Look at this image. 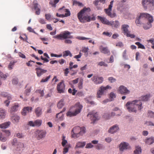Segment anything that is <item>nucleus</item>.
Segmentation results:
<instances>
[{
	"mask_svg": "<svg viewBox=\"0 0 154 154\" xmlns=\"http://www.w3.org/2000/svg\"><path fill=\"white\" fill-rule=\"evenodd\" d=\"M153 21L152 16L148 13H141L138 15L136 18L135 23L137 26L143 25L145 29H148L152 27L151 23Z\"/></svg>",
	"mask_w": 154,
	"mask_h": 154,
	"instance_id": "obj_1",
	"label": "nucleus"
},
{
	"mask_svg": "<svg viewBox=\"0 0 154 154\" xmlns=\"http://www.w3.org/2000/svg\"><path fill=\"white\" fill-rule=\"evenodd\" d=\"M90 11V8L85 7L78 14V17L81 22L84 23L95 20L96 17L94 15L91 16L88 15Z\"/></svg>",
	"mask_w": 154,
	"mask_h": 154,
	"instance_id": "obj_2",
	"label": "nucleus"
},
{
	"mask_svg": "<svg viewBox=\"0 0 154 154\" xmlns=\"http://www.w3.org/2000/svg\"><path fill=\"white\" fill-rule=\"evenodd\" d=\"M126 107L128 111L130 112H137L136 108L138 109L141 110L143 108L142 106V103L140 101L134 100L131 102H128L126 105Z\"/></svg>",
	"mask_w": 154,
	"mask_h": 154,
	"instance_id": "obj_3",
	"label": "nucleus"
},
{
	"mask_svg": "<svg viewBox=\"0 0 154 154\" xmlns=\"http://www.w3.org/2000/svg\"><path fill=\"white\" fill-rule=\"evenodd\" d=\"M85 132V128L83 127L81 128L79 126H77L73 128L71 134L72 137L76 138L82 135Z\"/></svg>",
	"mask_w": 154,
	"mask_h": 154,
	"instance_id": "obj_4",
	"label": "nucleus"
},
{
	"mask_svg": "<svg viewBox=\"0 0 154 154\" xmlns=\"http://www.w3.org/2000/svg\"><path fill=\"white\" fill-rule=\"evenodd\" d=\"M82 108V106L79 102L77 103L74 106H72L70 108L71 110L74 108L75 111L74 112L68 111V116H76L81 112Z\"/></svg>",
	"mask_w": 154,
	"mask_h": 154,
	"instance_id": "obj_5",
	"label": "nucleus"
},
{
	"mask_svg": "<svg viewBox=\"0 0 154 154\" xmlns=\"http://www.w3.org/2000/svg\"><path fill=\"white\" fill-rule=\"evenodd\" d=\"M129 26L128 25L124 24L122 25L121 29L123 33L125 35L128 37H130L131 38H134L135 35L134 34H131L130 31L128 30Z\"/></svg>",
	"mask_w": 154,
	"mask_h": 154,
	"instance_id": "obj_6",
	"label": "nucleus"
},
{
	"mask_svg": "<svg viewBox=\"0 0 154 154\" xmlns=\"http://www.w3.org/2000/svg\"><path fill=\"white\" fill-rule=\"evenodd\" d=\"M142 4L145 9H149L151 5L154 6V0H142Z\"/></svg>",
	"mask_w": 154,
	"mask_h": 154,
	"instance_id": "obj_7",
	"label": "nucleus"
},
{
	"mask_svg": "<svg viewBox=\"0 0 154 154\" xmlns=\"http://www.w3.org/2000/svg\"><path fill=\"white\" fill-rule=\"evenodd\" d=\"M64 7L59 9L58 11L59 13H57V16L60 17H64L67 16V9H64Z\"/></svg>",
	"mask_w": 154,
	"mask_h": 154,
	"instance_id": "obj_8",
	"label": "nucleus"
},
{
	"mask_svg": "<svg viewBox=\"0 0 154 154\" xmlns=\"http://www.w3.org/2000/svg\"><path fill=\"white\" fill-rule=\"evenodd\" d=\"M111 87L109 85H107L106 87L103 86H101L99 88V90L97 92V97L98 98H100L102 95L103 94L105 91L108 89H111Z\"/></svg>",
	"mask_w": 154,
	"mask_h": 154,
	"instance_id": "obj_9",
	"label": "nucleus"
},
{
	"mask_svg": "<svg viewBox=\"0 0 154 154\" xmlns=\"http://www.w3.org/2000/svg\"><path fill=\"white\" fill-rule=\"evenodd\" d=\"M35 134L37 139L39 140L45 137L46 132L45 130H38L36 131Z\"/></svg>",
	"mask_w": 154,
	"mask_h": 154,
	"instance_id": "obj_10",
	"label": "nucleus"
},
{
	"mask_svg": "<svg viewBox=\"0 0 154 154\" xmlns=\"http://www.w3.org/2000/svg\"><path fill=\"white\" fill-rule=\"evenodd\" d=\"M91 80L94 84L97 85L102 83L103 80V77H98L97 75H95L91 78Z\"/></svg>",
	"mask_w": 154,
	"mask_h": 154,
	"instance_id": "obj_11",
	"label": "nucleus"
},
{
	"mask_svg": "<svg viewBox=\"0 0 154 154\" xmlns=\"http://www.w3.org/2000/svg\"><path fill=\"white\" fill-rule=\"evenodd\" d=\"M53 38L61 40L66 39L67 38V31H65L62 32L59 35L54 36Z\"/></svg>",
	"mask_w": 154,
	"mask_h": 154,
	"instance_id": "obj_12",
	"label": "nucleus"
},
{
	"mask_svg": "<svg viewBox=\"0 0 154 154\" xmlns=\"http://www.w3.org/2000/svg\"><path fill=\"white\" fill-rule=\"evenodd\" d=\"M42 123V121L41 120L37 119L34 122L32 121H30L29 122L28 124L29 125L32 127L35 126H39Z\"/></svg>",
	"mask_w": 154,
	"mask_h": 154,
	"instance_id": "obj_13",
	"label": "nucleus"
},
{
	"mask_svg": "<svg viewBox=\"0 0 154 154\" xmlns=\"http://www.w3.org/2000/svg\"><path fill=\"white\" fill-rule=\"evenodd\" d=\"M130 148L129 144L125 142L121 143L119 145V148L120 151H123L125 150L129 149Z\"/></svg>",
	"mask_w": 154,
	"mask_h": 154,
	"instance_id": "obj_14",
	"label": "nucleus"
},
{
	"mask_svg": "<svg viewBox=\"0 0 154 154\" xmlns=\"http://www.w3.org/2000/svg\"><path fill=\"white\" fill-rule=\"evenodd\" d=\"M36 73L38 77H39L44 73H46L47 71V70L42 69L40 67L36 68L35 69Z\"/></svg>",
	"mask_w": 154,
	"mask_h": 154,
	"instance_id": "obj_15",
	"label": "nucleus"
},
{
	"mask_svg": "<svg viewBox=\"0 0 154 154\" xmlns=\"http://www.w3.org/2000/svg\"><path fill=\"white\" fill-rule=\"evenodd\" d=\"M90 115L91 117V119L94 122L99 119L98 114L97 113H95L93 111L89 112L87 116Z\"/></svg>",
	"mask_w": 154,
	"mask_h": 154,
	"instance_id": "obj_16",
	"label": "nucleus"
},
{
	"mask_svg": "<svg viewBox=\"0 0 154 154\" xmlns=\"http://www.w3.org/2000/svg\"><path fill=\"white\" fill-rule=\"evenodd\" d=\"M119 92L120 94H129L130 92L123 85H121L119 87Z\"/></svg>",
	"mask_w": 154,
	"mask_h": 154,
	"instance_id": "obj_17",
	"label": "nucleus"
},
{
	"mask_svg": "<svg viewBox=\"0 0 154 154\" xmlns=\"http://www.w3.org/2000/svg\"><path fill=\"white\" fill-rule=\"evenodd\" d=\"M57 89L59 93H61L64 92L65 89V86L63 81L57 85Z\"/></svg>",
	"mask_w": 154,
	"mask_h": 154,
	"instance_id": "obj_18",
	"label": "nucleus"
},
{
	"mask_svg": "<svg viewBox=\"0 0 154 154\" xmlns=\"http://www.w3.org/2000/svg\"><path fill=\"white\" fill-rule=\"evenodd\" d=\"M34 3V8L36 10L35 14L36 15H39L40 13V9L38 7V5L36 1H35L33 2Z\"/></svg>",
	"mask_w": 154,
	"mask_h": 154,
	"instance_id": "obj_19",
	"label": "nucleus"
},
{
	"mask_svg": "<svg viewBox=\"0 0 154 154\" xmlns=\"http://www.w3.org/2000/svg\"><path fill=\"white\" fill-rule=\"evenodd\" d=\"M104 11L106 14L111 18H113L116 16V14L115 13H112L111 12L112 10L109 9L108 8L105 9L104 10Z\"/></svg>",
	"mask_w": 154,
	"mask_h": 154,
	"instance_id": "obj_20",
	"label": "nucleus"
},
{
	"mask_svg": "<svg viewBox=\"0 0 154 154\" xmlns=\"http://www.w3.org/2000/svg\"><path fill=\"white\" fill-rule=\"evenodd\" d=\"M19 105L17 103H15L10 109V112L12 113L17 111L19 109Z\"/></svg>",
	"mask_w": 154,
	"mask_h": 154,
	"instance_id": "obj_21",
	"label": "nucleus"
},
{
	"mask_svg": "<svg viewBox=\"0 0 154 154\" xmlns=\"http://www.w3.org/2000/svg\"><path fill=\"white\" fill-rule=\"evenodd\" d=\"M66 109V108H64L62 111L56 114V118L60 121L62 120L63 119L64 117L62 113L64 112Z\"/></svg>",
	"mask_w": 154,
	"mask_h": 154,
	"instance_id": "obj_22",
	"label": "nucleus"
},
{
	"mask_svg": "<svg viewBox=\"0 0 154 154\" xmlns=\"http://www.w3.org/2000/svg\"><path fill=\"white\" fill-rule=\"evenodd\" d=\"M119 129V128L118 125H116L111 127L108 131V132L111 134H112L115 133Z\"/></svg>",
	"mask_w": 154,
	"mask_h": 154,
	"instance_id": "obj_23",
	"label": "nucleus"
},
{
	"mask_svg": "<svg viewBox=\"0 0 154 154\" xmlns=\"http://www.w3.org/2000/svg\"><path fill=\"white\" fill-rule=\"evenodd\" d=\"M97 17L103 24L108 25L110 24V21H109V20L106 19V18L100 16H98Z\"/></svg>",
	"mask_w": 154,
	"mask_h": 154,
	"instance_id": "obj_24",
	"label": "nucleus"
},
{
	"mask_svg": "<svg viewBox=\"0 0 154 154\" xmlns=\"http://www.w3.org/2000/svg\"><path fill=\"white\" fill-rule=\"evenodd\" d=\"M100 52L104 54H108L109 55L110 54V51L108 50L107 47H103L102 46L100 47Z\"/></svg>",
	"mask_w": 154,
	"mask_h": 154,
	"instance_id": "obj_25",
	"label": "nucleus"
},
{
	"mask_svg": "<svg viewBox=\"0 0 154 154\" xmlns=\"http://www.w3.org/2000/svg\"><path fill=\"white\" fill-rule=\"evenodd\" d=\"M16 146V150L17 151H19L21 149L23 150L24 148V144L21 142H18Z\"/></svg>",
	"mask_w": 154,
	"mask_h": 154,
	"instance_id": "obj_26",
	"label": "nucleus"
},
{
	"mask_svg": "<svg viewBox=\"0 0 154 154\" xmlns=\"http://www.w3.org/2000/svg\"><path fill=\"white\" fill-rule=\"evenodd\" d=\"M20 119V117L16 115H14L11 117L12 121L14 123H17L19 122Z\"/></svg>",
	"mask_w": 154,
	"mask_h": 154,
	"instance_id": "obj_27",
	"label": "nucleus"
},
{
	"mask_svg": "<svg viewBox=\"0 0 154 154\" xmlns=\"http://www.w3.org/2000/svg\"><path fill=\"white\" fill-rule=\"evenodd\" d=\"M145 142L148 145H150L154 143V138L152 137L147 138L145 140Z\"/></svg>",
	"mask_w": 154,
	"mask_h": 154,
	"instance_id": "obj_28",
	"label": "nucleus"
},
{
	"mask_svg": "<svg viewBox=\"0 0 154 154\" xmlns=\"http://www.w3.org/2000/svg\"><path fill=\"white\" fill-rule=\"evenodd\" d=\"M86 143L85 142H79L77 143L75 148H83L85 146Z\"/></svg>",
	"mask_w": 154,
	"mask_h": 154,
	"instance_id": "obj_29",
	"label": "nucleus"
},
{
	"mask_svg": "<svg viewBox=\"0 0 154 154\" xmlns=\"http://www.w3.org/2000/svg\"><path fill=\"white\" fill-rule=\"evenodd\" d=\"M42 109L41 107H38L35 110V112L36 116L39 117L42 114Z\"/></svg>",
	"mask_w": 154,
	"mask_h": 154,
	"instance_id": "obj_30",
	"label": "nucleus"
},
{
	"mask_svg": "<svg viewBox=\"0 0 154 154\" xmlns=\"http://www.w3.org/2000/svg\"><path fill=\"white\" fill-rule=\"evenodd\" d=\"M110 22V24L109 25L111 26L112 27L117 28L119 25V23L118 21H111Z\"/></svg>",
	"mask_w": 154,
	"mask_h": 154,
	"instance_id": "obj_31",
	"label": "nucleus"
},
{
	"mask_svg": "<svg viewBox=\"0 0 154 154\" xmlns=\"http://www.w3.org/2000/svg\"><path fill=\"white\" fill-rule=\"evenodd\" d=\"M150 97V94H148L143 96L140 97V100L143 101H147Z\"/></svg>",
	"mask_w": 154,
	"mask_h": 154,
	"instance_id": "obj_32",
	"label": "nucleus"
},
{
	"mask_svg": "<svg viewBox=\"0 0 154 154\" xmlns=\"http://www.w3.org/2000/svg\"><path fill=\"white\" fill-rule=\"evenodd\" d=\"M10 124L11 123L9 122L4 123L2 124H0V128H6L8 127Z\"/></svg>",
	"mask_w": 154,
	"mask_h": 154,
	"instance_id": "obj_33",
	"label": "nucleus"
},
{
	"mask_svg": "<svg viewBox=\"0 0 154 154\" xmlns=\"http://www.w3.org/2000/svg\"><path fill=\"white\" fill-rule=\"evenodd\" d=\"M64 100L62 99L58 103L57 105V107L59 109H61L64 106Z\"/></svg>",
	"mask_w": 154,
	"mask_h": 154,
	"instance_id": "obj_34",
	"label": "nucleus"
},
{
	"mask_svg": "<svg viewBox=\"0 0 154 154\" xmlns=\"http://www.w3.org/2000/svg\"><path fill=\"white\" fill-rule=\"evenodd\" d=\"M5 112L4 109L0 108V119H2L5 118Z\"/></svg>",
	"mask_w": 154,
	"mask_h": 154,
	"instance_id": "obj_35",
	"label": "nucleus"
},
{
	"mask_svg": "<svg viewBox=\"0 0 154 154\" xmlns=\"http://www.w3.org/2000/svg\"><path fill=\"white\" fill-rule=\"evenodd\" d=\"M141 149L139 146H137L135 150L134 151V154H140L141 152Z\"/></svg>",
	"mask_w": 154,
	"mask_h": 154,
	"instance_id": "obj_36",
	"label": "nucleus"
},
{
	"mask_svg": "<svg viewBox=\"0 0 154 154\" xmlns=\"http://www.w3.org/2000/svg\"><path fill=\"white\" fill-rule=\"evenodd\" d=\"M59 1L60 0H54V1H51L49 2V4L51 5L52 7H55L56 4L59 2Z\"/></svg>",
	"mask_w": 154,
	"mask_h": 154,
	"instance_id": "obj_37",
	"label": "nucleus"
},
{
	"mask_svg": "<svg viewBox=\"0 0 154 154\" xmlns=\"http://www.w3.org/2000/svg\"><path fill=\"white\" fill-rule=\"evenodd\" d=\"M89 50V49L88 48H83V49L81 51L83 52L84 53H85V56L86 57H87L88 55V51Z\"/></svg>",
	"mask_w": 154,
	"mask_h": 154,
	"instance_id": "obj_38",
	"label": "nucleus"
},
{
	"mask_svg": "<svg viewBox=\"0 0 154 154\" xmlns=\"http://www.w3.org/2000/svg\"><path fill=\"white\" fill-rule=\"evenodd\" d=\"M148 116L152 118H154V112H153L151 110H149L147 114Z\"/></svg>",
	"mask_w": 154,
	"mask_h": 154,
	"instance_id": "obj_39",
	"label": "nucleus"
},
{
	"mask_svg": "<svg viewBox=\"0 0 154 154\" xmlns=\"http://www.w3.org/2000/svg\"><path fill=\"white\" fill-rule=\"evenodd\" d=\"M66 137L64 136H63L62 137V145L63 147L65 146V145L67 143V141L66 140H65Z\"/></svg>",
	"mask_w": 154,
	"mask_h": 154,
	"instance_id": "obj_40",
	"label": "nucleus"
},
{
	"mask_svg": "<svg viewBox=\"0 0 154 154\" xmlns=\"http://www.w3.org/2000/svg\"><path fill=\"white\" fill-rule=\"evenodd\" d=\"M83 84V79H81L80 80L78 84V87L79 89H81L82 88Z\"/></svg>",
	"mask_w": 154,
	"mask_h": 154,
	"instance_id": "obj_41",
	"label": "nucleus"
},
{
	"mask_svg": "<svg viewBox=\"0 0 154 154\" xmlns=\"http://www.w3.org/2000/svg\"><path fill=\"white\" fill-rule=\"evenodd\" d=\"M135 44L138 46V48L142 49H145V48L144 46L139 42H136Z\"/></svg>",
	"mask_w": 154,
	"mask_h": 154,
	"instance_id": "obj_42",
	"label": "nucleus"
},
{
	"mask_svg": "<svg viewBox=\"0 0 154 154\" xmlns=\"http://www.w3.org/2000/svg\"><path fill=\"white\" fill-rule=\"evenodd\" d=\"M68 91L69 93L72 94V95H74L77 92V91L75 89H73L72 90L71 88H69L68 90Z\"/></svg>",
	"mask_w": 154,
	"mask_h": 154,
	"instance_id": "obj_43",
	"label": "nucleus"
},
{
	"mask_svg": "<svg viewBox=\"0 0 154 154\" xmlns=\"http://www.w3.org/2000/svg\"><path fill=\"white\" fill-rule=\"evenodd\" d=\"M73 5H78L79 6H83V5L82 3L75 0H74L73 1Z\"/></svg>",
	"mask_w": 154,
	"mask_h": 154,
	"instance_id": "obj_44",
	"label": "nucleus"
},
{
	"mask_svg": "<svg viewBox=\"0 0 154 154\" xmlns=\"http://www.w3.org/2000/svg\"><path fill=\"white\" fill-rule=\"evenodd\" d=\"M78 65L75 64L73 65V63L71 62L69 64V69L70 70H71L73 68H76L77 67Z\"/></svg>",
	"mask_w": 154,
	"mask_h": 154,
	"instance_id": "obj_45",
	"label": "nucleus"
},
{
	"mask_svg": "<svg viewBox=\"0 0 154 154\" xmlns=\"http://www.w3.org/2000/svg\"><path fill=\"white\" fill-rule=\"evenodd\" d=\"M95 147L97 149L100 150L103 149V145L101 144H98L95 146Z\"/></svg>",
	"mask_w": 154,
	"mask_h": 154,
	"instance_id": "obj_46",
	"label": "nucleus"
},
{
	"mask_svg": "<svg viewBox=\"0 0 154 154\" xmlns=\"http://www.w3.org/2000/svg\"><path fill=\"white\" fill-rule=\"evenodd\" d=\"M7 140V138L6 137H3L2 133L0 132V140L3 142H5Z\"/></svg>",
	"mask_w": 154,
	"mask_h": 154,
	"instance_id": "obj_47",
	"label": "nucleus"
},
{
	"mask_svg": "<svg viewBox=\"0 0 154 154\" xmlns=\"http://www.w3.org/2000/svg\"><path fill=\"white\" fill-rule=\"evenodd\" d=\"M116 97V95H115V94L113 93V92H111L110 94V95H109V97H110V101H111L112 100H113V99L114 98H115Z\"/></svg>",
	"mask_w": 154,
	"mask_h": 154,
	"instance_id": "obj_48",
	"label": "nucleus"
},
{
	"mask_svg": "<svg viewBox=\"0 0 154 154\" xmlns=\"http://www.w3.org/2000/svg\"><path fill=\"white\" fill-rule=\"evenodd\" d=\"M16 62L14 61L11 62L8 65V68L9 69L11 70L12 69L13 66L14 65Z\"/></svg>",
	"mask_w": 154,
	"mask_h": 154,
	"instance_id": "obj_49",
	"label": "nucleus"
},
{
	"mask_svg": "<svg viewBox=\"0 0 154 154\" xmlns=\"http://www.w3.org/2000/svg\"><path fill=\"white\" fill-rule=\"evenodd\" d=\"M51 77V75H49L45 79L43 78L41 81V82H47Z\"/></svg>",
	"mask_w": 154,
	"mask_h": 154,
	"instance_id": "obj_50",
	"label": "nucleus"
},
{
	"mask_svg": "<svg viewBox=\"0 0 154 154\" xmlns=\"http://www.w3.org/2000/svg\"><path fill=\"white\" fill-rule=\"evenodd\" d=\"M32 109V107L30 106H27L24 107V110H26L28 113L29 112H31Z\"/></svg>",
	"mask_w": 154,
	"mask_h": 154,
	"instance_id": "obj_51",
	"label": "nucleus"
},
{
	"mask_svg": "<svg viewBox=\"0 0 154 154\" xmlns=\"http://www.w3.org/2000/svg\"><path fill=\"white\" fill-rule=\"evenodd\" d=\"M18 143V142H17V139L14 138L13 139L11 142V144L13 146H16Z\"/></svg>",
	"mask_w": 154,
	"mask_h": 154,
	"instance_id": "obj_52",
	"label": "nucleus"
},
{
	"mask_svg": "<svg viewBox=\"0 0 154 154\" xmlns=\"http://www.w3.org/2000/svg\"><path fill=\"white\" fill-rule=\"evenodd\" d=\"M98 65L100 66H104L105 67H107L108 65L103 61L99 62L98 63Z\"/></svg>",
	"mask_w": 154,
	"mask_h": 154,
	"instance_id": "obj_53",
	"label": "nucleus"
},
{
	"mask_svg": "<svg viewBox=\"0 0 154 154\" xmlns=\"http://www.w3.org/2000/svg\"><path fill=\"white\" fill-rule=\"evenodd\" d=\"M103 35H105L107 36L110 37L112 35V33L111 32H104L103 33Z\"/></svg>",
	"mask_w": 154,
	"mask_h": 154,
	"instance_id": "obj_54",
	"label": "nucleus"
},
{
	"mask_svg": "<svg viewBox=\"0 0 154 154\" xmlns=\"http://www.w3.org/2000/svg\"><path fill=\"white\" fill-rule=\"evenodd\" d=\"M108 80L111 83H113L115 82L116 79L113 77H110L108 79Z\"/></svg>",
	"mask_w": 154,
	"mask_h": 154,
	"instance_id": "obj_55",
	"label": "nucleus"
},
{
	"mask_svg": "<svg viewBox=\"0 0 154 154\" xmlns=\"http://www.w3.org/2000/svg\"><path fill=\"white\" fill-rule=\"evenodd\" d=\"M94 147V146L91 144V143H87L85 146L86 148H91Z\"/></svg>",
	"mask_w": 154,
	"mask_h": 154,
	"instance_id": "obj_56",
	"label": "nucleus"
},
{
	"mask_svg": "<svg viewBox=\"0 0 154 154\" xmlns=\"http://www.w3.org/2000/svg\"><path fill=\"white\" fill-rule=\"evenodd\" d=\"M0 77L5 80L7 77V76L6 75L3 74L2 72L0 71Z\"/></svg>",
	"mask_w": 154,
	"mask_h": 154,
	"instance_id": "obj_57",
	"label": "nucleus"
},
{
	"mask_svg": "<svg viewBox=\"0 0 154 154\" xmlns=\"http://www.w3.org/2000/svg\"><path fill=\"white\" fill-rule=\"evenodd\" d=\"M27 29L28 31H29V32H32L34 33L35 34H38L36 33L34 30L33 29H32L31 27H29L27 28Z\"/></svg>",
	"mask_w": 154,
	"mask_h": 154,
	"instance_id": "obj_58",
	"label": "nucleus"
},
{
	"mask_svg": "<svg viewBox=\"0 0 154 154\" xmlns=\"http://www.w3.org/2000/svg\"><path fill=\"white\" fill-rule=\"evenodd\" d=\"M18 82V79L17 78L14 79L12 81V83L14 85L17 84Z\"/></svg>",
	"mask_w": 154,
	"mask_h": 154,
	"instance_id": "obj_59",
	"label": "nucleus"
},
{
	"mask_svg": "<svg viewBox=\"0 0 154 154\" xmlns=\"http://www.w3.org/2000/svg\"><path fill=\"white\" fill-rule=\"evenodd\" d=\"M16 136L20 138H22L24 137V136L23 134L21 133H18L17 134Z\"/></svg>",
	"mask_w": 154,
	"mask_h": 154,
	"instance_id": "obj_60",
	"label": "nucleus"
},
{
	"mask_svg": "<svg viewBox=\"0 0 154 154\" xmlns=\"http://www.w3.org/2000/svg\"><path fill=\"white\" fill-rule=\"evenodd\" d=\"M82 55V53L80 52L79 54L75 56H74V57L75 58L78 59L77 60L78 61H79L80 60H79L78 59L80 58L81 57Z\"/></svg>",
	"mask_w": 154,
	"mask_h": 154,
	"instance_id": "obj_61",
	"label": "nucleus"
},
{
	"mask_svg": "<svg viewBox=\"0 0 154 154\" xmlns=\"http://www.w3.org/2000/svg\"><path fill=\"white\" fill-rule=\"evenodd\" d=\"M2 131L4 132L8 136H10L11 134L10 132L9 131L7 130H3Z\"/></svg>",
	"mask_w": 154,
	"mask_h": 154,
	"instance_id": "obj_62",
	"label": "nucleus"
},
{
	"mask_svg": "<svg viewBox=\"0 0 154 154\" xmlns=\"http://www.w3.org/2000/svg\"><path fill=\"white\" fill-rule=\"evenodd\" d=\"M77 38L80 40H84L85 39H89V38H87L83 37L78 36L77 37Z\"/></svg>",
	"mask_w": 154,
	"mask_h": 154,
	"instance_id": "obj_63",
	"label": "nucleus"
},
{
	"mask_svg": "<svg viewBox=\"0 0 154 154\" xmlns=\"http://www.w3.org/2000/svg\"><path fill=\"white\" fill-rule=\"evenodd\" d=\"M38 21L42 24H44L46 23L45 20L43 19L40 18L39 19Z\"/></svg>",
	"mask_w": 154,
	"mask_h": 154,
	"instance_id": "obj_64",
	"label": "nucleus"
}]
</instances>
